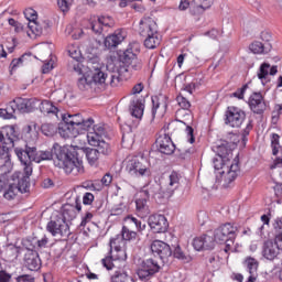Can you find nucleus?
Listing matches in <instances>:
<instances>
[{
	"mask_svg": "<svg viewBox=\"0 0 282 282\" xmlns=\"http://www.w3.org/2000/svg\"><path fill=\"white\" fill-rule=\"evenodd\" d=\"M138 234L129 227H122L121 236L110 239V250L106 258L101 259V265L106 270H113V261H127V241L135 239Z\"/></svg>",
	"mask_w": 282,
	"mask_h": 282,
	"instance_id": "obj_1",
	"label": "nucleus"
},
{
	"mask_svg": "<svg viewBox=\"0 0 282 282\" xmlns=\"http://www.w3.org/2000/svg\"><path fill=\"white\" fill-rule=\"evenodd\" d=\"M217 153L218 158L213 161L214 169L220 171L219 173L227 184H231L239 176V160H230L232 148L226 147L225 144L217 148Z\"/></svg>",
	"mask_w": 282,
	"mask_h": 282,
	"instance_id": "obj_2",
	"label": "nucleus"
},
{
	"mask_svg": "<svg viewBox=\"0 0 282 282\" xmlns=\"http://www.w3.org/2000/svg\"><path fill=\"white\" fill-rule=\"evenodd\" d=\"M62 120L64 123L59 126L58 133L65 140L78 138L83 131H89L94 127V119H85L82 113L62 115Z\"/></svg>",
	"mask_w": 282,
	"mask_h": 282,
	"instance_id": "obj_3",
	"label": "nucleus"
},
{
	"mask_svg": "<svg viewBox=\"0 0 282 282\" xmlns=\"http://www.w3.org/2000/svg\"><path fill=\"white\" fill-rule=\"evenodd\" d=\"M53 149L55 151L54 164L57 169H63L67 175L83 173V161L78 160L69 149L61 148L58 143H55Z\"/></svg>",
	"mask_w": 282,
	"mask_h": 282,
	"instance_id": "obj_4",
	"label": "nucleus"
},
{
	"mask_svg": "<svg viewBox=\"0 0 282 282\" xmlns=\"http://www.w3.org/2000/svg\"><path fill=\"white\" fill-rule=\"evenodd\" d=\"M36 105H39L37 99H25L18 97L10 101L4 109H0V116L7 120H10L14 117L17 111H20V113H30L32 109L36 108Z\"/></svg>",
	"mask_w": 282,
	"mask_h": 282,
	"instance_id": "obj_5",
	"label": "nucleus"
},
{
	"mask_svg": "<svg viewBox=\"0 0 282 282\" xmlns=\"http://www.w3.org/2000/svg\"><path fill=\"white\" fill-rule=\"evenodd\" d=\"M235 239H237V226L230 223L221 225L214 232V241L226 243L225 252H237Z\"/></svg>",
	"mask_w": 282,
	"mask_h": 282,
	"instance_id": "obj_6",
	"label": "nucleus"
},
{
	"mask_svg": "<svg viewBox=\"0 0 282 282\" xmlns=\"http://www.w3.org/2000/svg\"><path fill=\"white\" fill-rule=\"evenodd\" d=\"M106 67L108 72H112V74H110V87H118V85H120V76H122L124 72H129V69L140 72V69H142V59L135 57L127 66H117L116 62L110 61Z\"/></svg>",
	"mask_w": 282,
	"mask_h": 282,
	"instance_id": "obj_7",
	"label": "nucleus"
},
{
	"mask_svg": "<svg viewBox=\"0 0 282 282\" xmlns=\"http://www.w3.org/2000/svg\"><path fill=\"white\" fill-rule=\"evenodd\" d=\"M86 67L88 68V72L90 74V79L94 87H100L101 89H105L107 85H111L110 83L112 72L108 70L109 74H105V72H102V64L89 61Z\"/></svg>",
	"mask_w": 282,
	"mask_h": 282,
	"instance_id": "obj_8",
	"label": "nucleus"
},
{
	"mask_svg": "<svg viewBox=\"0 0 282 282\" xmlns=\"http://www.w3.org/2000/svg\"><path fill=\"white\" fill-rule=\"evenodd\" d=\"M126 171L131 177H151L149 161L144 158L133 156L127 161Z\"/></svg>",
	"mask_w": 282,
	"mask_h": 282,
	"instance_id": "obj_9",
	"label": "nucleus"
},
{
	"mask_svg": "<svg viewBox=\"0 0 282 282\" xmlns=\"http://www.w3.org/2000/svg\"><path fill=\"white\" fill-rule=\"evenodd\" d=\"M246 122V111L237 106H229L225 111V124L231 129H239Z\"/></svg>",
	"mask_w": 282,
	"mask_h": 282,
	"instance_id": "obj_10",
	"label": "nucleus"
},
{
	"mask_svg": "<svg viewBox=\"0 0 282 282\" xmlns=\"http://www.w3.org/2000/svg\"><path fill=\"white\" fill-rule=\"evenodd\" d=\"M46 230L52 237H69V224L62 216H56L51 219L46 225Z\"/></svg>",
	"mask_w": 282,
	"mask_h": 282,
	"instance_id": "obj_11",
	"label": "nucleus"
},
{
	"mask_svg": "<svg viewBox=\"0 0 282 282\" xmlns=\"http://www.w3.org/2000/svg\"><path fill=\"white\" fill-rule=\"evenodd\" d=\"M24 17L28 23L26 34L30 39H39L43 34V25L36 21L39 19V13L36 10L29 8L24 10Z\"/></svg>",
	"mask_w": 282,
	"mask_h": 282,
	"instance_id": "obj_12",
	"label": "nucleus"
},
{
	"mask_svg": "<svg viewBox=\"0 0 282 282\" xmlns=\"http://www.w3.org/2000/svg\"><path fill=\"white\" fill-rule=\"evenodd\" d=\"M74 72L79 76L77 79V87L80 91H89V89H94V82L91 80V74H89V68H87V66L77 62L74 64Z\"/></svg>",
	"mask_w": 282,
	"mask_h": 282,
	"instance_id": "obj_13",
	"label": "nucleus"
},
{
	"mask_svg": "<svg viewBox=\"0 0 282 282\" xmlns=\"http://www.w3.org/2000/svg\"><path fill=\"white\" fill-rule=\"evenodd\" d=\"M160 272V264L153 259L144 260L137 271L140 281H150L155 274Z\"/></svg>",
	"mask_w": 282,
	"mask_h": 282,
	"instance_id": "obj_14",
	"label": "nucleus"
},
{
	"mask_svg": "<svg viewBox=\"0 0 282 282\" xmlns=\"http://www.w3.org/2000/svg\"><path fill=\"white\" fill-rule=\"evenodd\" d=\"M175 116L177 122H182V124L186 126L185 133L187 135V142L193 144V142H195V135H193L194 130L193 127H191V122H193V115L191 113V110L181 108L176 111Z\"/></svg>",
	"mask_w": 282,
	"mask_h": 282,
	"instance_id": "obj_15",
	"label": "nucleus"
},
{
	"mask_svg": "<svg viewBox=\"0 0 282 282\" xmlns=\"http://www.w3.org/2000/svg\"><path fill=\"white\" fill-rule=\"evenodd\" d=\"M140 197H153L156 202H162V199H169L166 196V191H162V185L160 183L154 182L150 183L143 187V189L139 193Z\"/></svg>",
	"mask_w": 282,
	"mask_h": 282,
	"instance_id": "obj_16",
	"label": "nucleus"
},
{
	"mask_svg": "<svg viewBox=\"0 0 282 282\" xmlns=\"http://www.w3.org/2000/svg\"><path fill=\"white\" fill-rule=\"evenodd\" d=\"M28 191H30V178L23 176L18 183L12 178V183L4 193V199L12 200L17 197L18 193H28Z\"/></svg>",
	"mask_w": 282,
	"mask_h": 282,
	"instance_id": "obj_17",
	"label": "nucleus"
},
{
	"mask_svg": "<svg viewBox=\"0 0 282 282\" xmlns=\"http://www.w3.org/2000/svg\"><path fill=\"white\" fill-rule=\"evenodd\" d=\"M138 54H140V44L138 42L129 44L127 50L119 55L120 62L116 64V66L122 67V65H120V63H122L127 67L132 61L138 58Z\"/></svg>",
	"mask_w": 282,
	"mask_h": 282,
	"instance_id": "obj_18",
	"label": "nucleus"
},
{
	"mask_svg": "<svg viewBox=\"0 0 282 282\" xmlns=\"http://www.w3.org/2000/svg\"><path fill=\"white\" fill-rule=\"evenodd\" d=\"M0 142L7 147H17L19 133L14 129V126H6L0 130Z\"/></svg>",
	"mask_w": 282,
	"mask_h": 282,
	"instance_id": "obj_19",
	"label": "nucleus"
},
{
	"mask_svg": "<svg viewBox=\"0 0 282 282\" xmlns=\"http://www.w3.org/2000/svg\"><path fill=\"white\" fill-rule=\"evenodd\" d=\"M242 265L248 274L246 282H254L259 276V260L253 257H247Z\"/></svg>",
	"mask_w": 282,
	"mask_h": 282,
	"instance_id": "obj_20",
	"label": "nucleus"
},
{
	"mask_svg": "<svg viewBox=\"0 0 282 282\" xmlns=\"http://www.w3.org/2000/svg\"><path fill=\"white\" fill-rule=\"evenodd\" d=\"M148 224L151 230L156 234L166 232V230H169V220H166L164 215H151L148 219Z\"/></svg>",
	"mask_w": 282,
	"mask_h": 282,
	"instance_id": "obj_21",
	"label": "nucleus"
},
{
	"mask_svg": "<svg viewBox=\"0 0 282 282\" xmlns=\"http://www.w3.org/2000/svg\"><path fill=\"white\" fill-rule=\"evenodd\" d=\"M151 252L154 257H159L162 261L169 259L173 251L171 250V246L162 240H154L151 243Z\"/></svg>",
	"mask_w": 282,
	"mask_h": 282,
	"instance_id": "obj_22",
	"label": "nucleus"
},
{
	"mask_svg": "<svg viewBox=\"0 0 282 282\" xmlns=\"http://www.w3.org/2000/svg\"><path fill=\"white\" fill-rule=\"evenodd\" d=\"M192 246L197 252L202 250H213V248H215V238H213V236L203 235L194 238Z\"/></svg>",
	"mask_w": 282,
	"mask_h": 282,
	"instance_id": "obj_23",
	"label": "nucleus"
},
{
	"mask_svg": "<svg viewBox=\"0 0 282 282\" xmlns=\"http://www.w3.org/2000/svg\"><path fill=\"white\" fill-rule=\"evenodd\" d=\"M156 147L160 153L164 155H171L175 151V144L169 134H161L156 139Z\"/></svg>",
	"mask_w": 282,
	"mask_h": 282,
	"instance_id": "obj_24",
	"label": "nucleus"
},
{
	"mask_svg": "<svg viewBox=\"0 0 282 282\" xmlns=\"http://www.w3.org/2000/svg\"><path fill=\"white\" fill-rule=\"evenodd\" d=\"M14 153L20 160L21 164L24 166V176L26 180H30V176L32 175V159H30V154L25 152V150L21 148H15Z\"/></svg>",
	"mask_w": 282,
	"mask_h": 282,
	"instance_id": "obj_25",
	"label": "nucleus"
},
{
	"mask_svg": "<svg viewBox=\"0 0 282 282\" xmlns=\"http://www.w3.org/2000/svg\"><path fill=\"white\" fill-rule=\"evenodd\" d=\"M249 107L253 113H263L268 109V104L261 93H253L249 98Z\"/></svg>",
	"mask_w": 282,
	"mask_h": 282,
	"instance_id": "obj_26",
	"label": "nucleus"
},
{
	"mask_svg": "<svg viewBox=\"0 0 282 282\" xmlns=\"http://www.w3.org/2000/svg\"><path fill=\"white\" fill-rule=\"evenodd\" d=\"M158 32V23L152 18H142L139 23V34L141 36H150Z\"/></svg>",
	"mask_w": 282,
	"mask_h": 282,
	"instance_id": "obj_27",
	"label": "nucleus"
},
{
	"mask_svg": "<svg viewBox=\"0 0 282 282\" xmlns=\"http://www.w3.org/2000/svg\"><path fill=\"white\" fill-rule=\"evenodd\" d=\"M24 263L31 272H37V270H41V258L36 251L32 250V248H29L25 253Z\"/></svg>",
	"mask_w": 282,
	"mask_h": 282,
	"instance_id": "obj_28",
	"label": "nucleus"
},
{
	"mask_svg": "<svg viewBox=\"0 0 282 282\" xmlns=\"http://www.w3.org/2000/svg\"><path fill=\"white\" fill-rule=\"evenodd\" d=\"M24 151L29 154L30 160L36 162L37 164L43 161L52 160L54 158V154L50 150L36 152V148L26 147Z\"/></svg>",
	"mask_w": 282,
	"mask_h": 282,
	"instance_id": "obj_29",
	"label": "nucleus"
},
{
	"mask_svg": "<svg viewBox=\"0 0 282 282\" xmlns=\"http://www.w3.org/2000/svg\"><path fill=\"white\" fill-rule=\"evenodd\" d=\"M127 39V31L124 30H117L113 34L108 35L105 39V46L108 47V50H111V47H118L122 41Z\"/></svg>",
	"mask_w": 282,
	"mask_h": 282,
	"instance_id": "obj_30",
	"label": "nucleus"
},
{
	"mask_svg": "<svg viewBox=\"0 0 282 282\" xmlns=\"http://www.w3.org/2000/svg\"><path fill=\"white\" fill-rule=\"evenodd\" d=\"M129 111L132 118L137 120H142V116H144V101L138 97H134L130 101Z\"/></svg>",
	"mask_w": 282,
	"mask_h": 282,
	"instance_id": "obj_31",
	"label": "nucleus"
},
{
	"mask_svg": "<svg viewBox=\"0 0 282 282\" xmlns=\"http://www.w3.org/2000/svg\"><path fill=\"white\" fill-rule=\"evenodd\" d=\"M276 72H279L276 66L270 67V64L264 63L260 66V70L258 73V78H259V80H261L262 85H265V83H268L269 74H270V76H275Z\"/></svg>",
	"mask_w": 282,
	"mask_h": 282,
	"instance_id": "obj_32",
	"label": "nucleus"
},
{
	"mask_svg": "<svg viewBox=\"0 0 282 282\" xmlns=\"http://www.w3.org/2000/svg\"><path fill=\"white\" fill-rule=\"evenodd\" d=\"M279 248L278 246L272 241H267L264 243V249L262 251V254L264 259H268V261H274L276 257H279Z\"/></svg>",
	"mask_w": 282,
	"mask_h": 282,
	"instance_id": "obj_33",
	"label": "nucleus"
},
{
	"mask_svg": "<svg viewBox=\"0 0 282 282\" xmlns=\"http://www.w3.org/2000/svg\"><path fill=\"white\" fill-rule=\"evenodd\" d=\"M177 188H180V174H177V172H172L167 181V189L165 191L166 196L170 198L173 197V193H175Z\"/></svg>",
	"mask_w": 282,
	"mask_h": 282,
	"instance_id": "obj_34",
	"label": "nucleus"
},
{
	"mask_svg": "<svg viewBox=\"0 0 282 282\" xmlns=\"http://www.w3.org/2000/svg\"><path fill=\"white\" fill-rule=\"evenodd\" d=\"M249 50L253 54H270V52H272V43L256 41L250 44Z\"/></svg>",
	"mask_w": 282,
	"mask_h": 282,
	"instance_id": "obj_35",
	"label": "nucleus"
},
{
	"mask_svg": "<svg viewBox=\"0 0 282 282\" xmlns=\"http://www.w3.org/2000/svg\"><path fill=\"white\" fill-rule=\"evenodd\" d=\"M124 226L129 228L130 230H147V224H142V221H140L138 218L133 217V216H127L124 219Z\"/></svg>",
	"mask_w": 282,
	"mask_h": 282,
	"instance_id": "obj_36",
	"label": "nucleus"
},
{
	"mask_svg": "<svg viewBox=\"0 0 282 282\" xmlns=\"http://www.w3.org/2000/svg\"><path fill=\"white\" fill-rule=\"evenodd\" d=\"M160 43H162V36L156 31V33H151V35H147L144 40V46L148 50H155V47L160 46Z\"/></svg>",
	"mask_w": 282,
	"mask_h": 282,
	"instance_id": "obj_37",
	"label": "nucleus"
},
{
	"mask_svg": "<svg viewBox=\"0 0 282 282\" xmlns=\"http://www.w3.org/2000/svg\"><path fill=\"white\" fill-rule=\"evenodd\" d=\"M166 111V104H160V99L158 97H152V120L155 119V116L162 118L164 112Z\"/></svg>",
	"mask_w": 282,
	"mask_h": 282,
	"instance_id": "obj_38",
	"label": "nucleus"
},
{
	"mask_svg": "<svg viewBox=\"0 0 282 282\" xmlns=\"http://www.w3.org/2000/svg\"><path fill=\"white\" fill-rule=\"evenodd\" d=\"M40 111L42 113H47V115H52V116H56V118H58V107H56L53 102H51L50 100H43L40 104Z\"/></svg>",
	"mask_w": 282,
	"mask_h": 282,
	"instance_id": "obj_39",
	"label": "nucleus"
},
{
	"mask_svg": "<svg viewBox=\"0 0 282 282\" xmlns=\"http://www.w3.org/2000/svg\"><path fill=\"white\" fill-rule=\"evenodd\" d=\"M58 217H62L64 221H72V219H76V207L69 204L64 205L63 213L58 215Z\"/></svg>",
	"mask_w": 282,
	"mask_h": 282,
	"instance_id": "obj_40",
	"label": "nucleus"
},
{
	"mask_svg": "<svg viewBox=\"0 0 282 282\" xmlns=\"http://www.w3.org/2000/svg\"><path fill=\"white\" fill-rule=\"evenodd\" d=\"M86 159L90 166H98V160L100 159V154L96 149H87Z\"/></svg>",
	"mask_w": 282,
	"mask_h": 282,
	"instance_id": "obj_41",
	"label": "nucleus"
},
{
	"mask_svg": "<svg viewBox=\"0 0 282 282\" xmlns=\"http://www.w3.org/2000/svg\"><path fill=\"white\" fill-rule=\"evenodd\" d=\"M11 149H14V147H10L7 144H3L0 147V162L2 164H10V151Z\"/></svg>",
	"mask_w": 282,
	"mask_h": 282,
	"instance_id": "obj_42",
	"label": "nucleus"
},
{
	"mask_svg": "<svg viewBox=\"0 0 282 282\" xmlns=\"http://www.w3.org/2000/svg\"><path fill=\"white\" fill-rule=\"evenodd\" d=\"M90 25L93 32H95L96 34H102V32H105L102 22H100L99 17L94 15L93 18H90Z\"/></svg>",
	"mask_w": 282,
	"mask_h": 282,
	"instance_id": "obj_43",
	"label": "nucleus"
},
{
	"mask_svg": "<svg viewBox=\"0 0 282 282\" xmlns=\"http://www.w3.org/2000/svg\"><path fill=\"white\" fill-rule=\"evenodd\" d=\"M240 140H241V137L234 132H229L226 135V144H227V147H230L231 149H235V147H237V144H239Z\"/></svg>",
	"mask_w": 282,
	"mask_h": 282,
	"instance_id": "obj_44",
	"label": "nucleus"
},
{
	"mask_svg": "<svg viewBox=\"0 0 282 282\" xmlns=\"http://www.w3.org/2000/svg\"><path fill=\"white\" fill-rule=\"evenodd\" d=\"M68 56L74 61H80L83 58V54L80 53V48L78 45L69 44L67 47Z\"/></svg>",
	"mask_w": 282,
	"mask_h": 282,
	"instance_id": "obj_45",
	"label": "nucleus"
},
{
	"mask_svg": "<svg viewBox=\"0 0 282 282\" xmlns=\"http://www.w3.org/2000/svg\"><path fill=\"white\" fill-rule=\"evenodd\" d=\"M23 133L25 138H31V140H36V138H39V132L36 131V124L34 123L24 127Z\"/></svg>",
	"mask_w": 282,
	"mask_h": 282,
	"instance_id": "obj_46",
	"label": "nucleus"
},
{
	"mask_svg": "<svg viewBox=\"0 0 282 282\" xmlns=\"http://www.w3.org/2000/svg\"><path fill=\"white\" fill-rule=\"evenodd\" d=\"M148 199L149 198H147V196H140L139 194V197L135 199V206H137L138 213H147L149 208L147 205Z\"/></svg>",
	"mask_w": 282,
	"mask_h": 282,
	"instance_id": "obj_47",
	"label": "nucleus"
},
{
	"mask_svg": "<svg viewBox=\"0 0 282 282\" xmlns=\"http://www.w3.org/2000/svg\"><path fill=\"white\" fill-rule=\"evenodd\" d=\"M89 131H91L93 133H95V135L99 137V138H105L107 135V130L105 129V126L101 123L95 124L93 123V128H89Z\"/></svg>",
	"mask_w": 282,
	"mask_h": 282,
	"instance_id": "obj_48",
	"label": "nucleus"
},
{
	"mask_svg": "<svg viewBox=\"0 0 282 282\" xmlns=\"http://www.w3.org/2000/svg\"><path fill=\"white\" fill-rule=\"evenodd\" d=\"M12 184V178H8L7 175H0V193H3V197H6V192L10 188Z\"/></svg>",
	"mask_w": 282,
	"mask_h": 282,
	"instance_id": "obj_49",
	"label": "nucleus"
},
{
	"mask_svg": "<svg viewBox=\"0 0 282 282\" xmlns=\"http://www.w3.org/2000/svg\"><path fill=\"white\" fill-rule=\"evenodd\" d=\"M95 147H97L96 151H98L99 154L101 153V155H109V153H111V145L104 141V139Z\"/></svg>",
	"mask_w": 282,
	"mask_h": 282,
	"instance_id": "obj_50",
	"label": "nucleus"
},
{
	"mask_svg": "<svg viewBox=\"0 0 282 282\" xmlns=\"http://www.w3.org/2000/svg\"><path fill=\"white\" fill-rule=\"evenodd\" d=\"M41 131L44 135L52 137L56 133V126L54 123H43Z\"/></svg>",
	"mask_w": 282,
	"mask_h": 282,
	"instance_id": "obj_51",
	"label": "nucleus"
},
{
	"mask_svg": "<svg viewBox=\"0 0 282 282\" xmlns=\"http://www.w3.org/2000/svg\"><path fill=\"white\" fill-rule=\"evenodd\" d=\"M86 138H87L88 144H90V147H97L100 143V141L102 140V138L97 137V134L94 133L89 129H88V133H87Z\"/></svg>",
	"mask_w": 282,
	"mask_h": 282,
	"instance_id": "obj_52",
	"label": "nucleus"
},
{
	"mask_svg": "<svg viewBox=\"0 0 282 282\" xmlns=\"http://www.w3.org/2000/svg\"><path fill=\"white\" fill-rule=\"evenodd\" d=\"M99 21L104 30H108V28H113V25L116 24V22L113 21V18L109 15L99 17Z\"/></svg>",
	"mask_w": 282,
	"mask_h": 282,
	"instance_id": "obj_53",
	"label": "nucleus"
},
{
	"mask_svg": "<svg viewBox=\"0 0 282 282\" xmlns=\"http://www.w3.org/2000/svg\"><path fill=\"white\" fill-rule=\"evenodd\" d=\"M112 282H133V278L126 272H120L112 275Z\"/></svg>",
	"mask_w": 282,
	"mask_h": 282,
	"instance_id": "obj_54",
	"label": "nucleus"
},
{
	"mask_svg": "<svg viewBox=\"0 0 282 282\" xmlns=\"http://www.w3.org/2000/svg\"><path fill=\"white\" fill-rule=\"evenodd\" d=\"M173 254H174L175 259L183 261V263H188V261H191V257L184 254V251H182V248H180V247H176L174 249Z\"/></svg>",
	"mask_w": 282,
	"mask_h": 282,
	"instance_id": "obj_55",
	"label": "nucleus"
},
{
	"mask_svg": "<svg viewBox=\"0 0 282 282\" xmlns=\"http://www.w3.org/2000/svg\"><path fill=\"white\" fill-rule=\"evenodd\" d=\"M279 138L280 137L276 133H273L272 137H271V147H272L273 155H276L279 153V149H280Z\"/></svg>",
	"mask_w": 282,
	"mask_h": 282,
	"instance_id": "obj_56",
	"label": "nucleus"
},
{
	"mask_svg": "<svg viewBox=\"0 0 282 282\" xmlns=\"http://www.w3.org/2000/svg\"><path fill=\"white\" fill-rule=\"evenodd\" d=\"M176 101L178 107H181V109H191V101H188V99H186V97L178 95L176 97Z\"/></svg>",
	"mask_w": 282,
	"mask_h": 282,
	"instance_id": "obj_57",
	"label": "nucleus"
},
{
	"mask_svg": "<svg viewBox=\"0 0 282 282\" xmlns=\"http://www.w3.org/2000/svg\"><path fill=\"white\" fill-rule=\"evenodd\" d=\"M8 23H9V25H11V28L14 29V32L17 34L23 32V24L21 22L11 18V19L8 20Z\"/></svg>",
	"mask_w": 282,
	"mask_h": 282,
	"instance_id": "obj_58",
	"label": "nucleus"
},
{
	"mask_svg": "<svg viewBox=\"0 0 282 282\" xmlns=\"http://www.w3.org/2000/svg\"><path fill=\"white\" fill-rule=\"evenodd\" d=\"M248 89V85L242 86L241 88L237 89L232 96L234 98H238V100H243V96H246V90Z\"/></svg>",
	"mask_w": 282,
	"mask_h": 282,
	"instance_id": "obj_59",
	"label": "nucleus"
},
{
	"mask_svg": "<svg viewBox=\"0 0 282 282\" xmlns=\"http://www.w3.org/2000/svg\"><path fill=\"white\" fill-rule=\"evenodd\" d=\"M54 69V59L51 58L48 62L44 63L42 66L43 74H50Z\"/></svg>",
	"mask_w": 282,
	"mask_h": 282,
	"instance_id": "obj_60",
	"label": "nucleus"
},
{
	"mask_svg": "<svg viewBox=\"0 0 282 282\" xmlns=\"http://www.w3.org/2000/svg\"><path fill=\"white\" fill-rule=\"evenodd\" d=\"M15 281L17 282H34L35 279L31 274H22V275H19L18 278H15Z\"/></svg>",
	"mask_w": 282,
	"mask_h": 282,
	"instance_id": "obj_61",
	"label": "nucleus"
},
{
	"mask_svg": "<svg viewBox=\"0 0 282 282\" xmlns=\"http://www.w3.org/2000/svg\"><path fill=\"white\" fill-rule=\"evenodd\" d=\"M260 39H261L262 43H272V33H270L268 31H262Z\"/></svg>",
	"mask_w": 282,
	"mask_h": 282,
	"instance_id": "obj_62",
	"label": "nucleus"
},
{
	"mask_svg": "<svg viewBox=\"0 0 282 282\" xmlns=\"http://www.w3.org/2000/svg\"><path fill=\"white\" fill-rule=\"evenodd\" d=\"M57 6L62 12H69V3L67 0H57Z\"/></svg>",
	"mask_w": 282,
	"mask_h": 282,
	"instance_id": "obj_63",
	"label": "nucleus"
},
{
	"mask_svg": "<svg viewBox=\"0 0 282 282\" xmlns=\"http://www.w3.org/2000/svg\"><path fill=\"white\" fill-rule=\"evenodd\" d=\"M274 245L276 246L278 250H282V232L275 236Z\"/></svg>",
	"mask_w": 282,
	"mask_h": 282,
	"instance_id": "obj_64",
	"label": "nucleus"
}]
</instances>
